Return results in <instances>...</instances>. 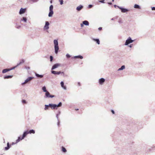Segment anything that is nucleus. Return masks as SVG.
I'll return each mask as SVG.
<instances>
[{"instance_id":"12","label":"nucleus","mask_w":155,"mask_h":155,"mask_svg":"<svg viewBox=\"0 0 155 155\" xmlns=\"http://www.w3.org/2000/svg\"><path fill=\"white\" fill-rule=\"evenodd\" d=\"M26 11V8H21L19 11V14L20 15L24 13Z\"/></svg>"},{"instance_id":"39","label":"nucleus","mask_w":155,"mask_h":155,"mask_svg":"<svg viewBox=\"0 0 155 155\" xmlns=\"http://www.w3.org/2000/svg\"><path fill=\"white\" fill-rule=\"evenodd\" d=\"M66 57L68 58H69L71 57V56L68 54H66Z\"/></svg>"},{"instance_id":"36","label":"nucleus","mask_w":155,"mask_h":155,"mask_svg":"<svg viewBox=\"0 0 155 155\" xmlns=\"http://www.w3.org/2000/svg\"><path fill=\"white\" fill-rule=\"evenodd\" d=\"M59 1L60 2V4L61 5H62L63 4V0H59Z\"/></svg>"},{"instance_id":"3","label":"nucleus","mask_w":155,"mask_h":155,"mask_svg":"<svg viewBox=\"0 0 155 155\" xmlns=\"http://www.w3.org/2000/svg\"><path fill=\"white\" fill-rule=\"evenodd\" d=\"M134 41V40H132L130 37H129L126 40L124 45H127L129 44L132 43Z\"/></svg>"},{"instance_id":"19","label":"nucleus","mask_w":155,"mask_h":155,"mask_svg":"<svg viewBox=\"0 0 155 155\" xmlns=\"http://www.w3.org/2000/svg\"><path fill=\"white\" fill-rule=\"evenodd\" d=\"M73 58H80L81 59H82L83 58V57L81 55H79L74 56Z\"/></svg>"},{"instance_id":"60","label":"nucleus","mask_w":155,"mask_h":155,"mask_svg":"<svg viewBox=\"0 0 155 155\" xmlns=\"http://www.w3.org/2000/svg\"><path fill=\"white\" fill-rule=\"evenodd\" d=\"M154 148H155V146H154V147H153Z\"/></svg>"},{"instance_id":"41","label":"nucleus","mask_w":155,"mask_h":155,"mask_svg":"<svg viewBox=\"0 0 155 155\" xmlns=\"http://www.w3.org/2000/svg\"><path fill=\"white\" fill-rule=\"evenodd\" d=\"M93 5H89L88 6V8H91L93 7Z\"/></svg>"},{"instance_id":"46","label":"nucleus","mask_w":155,"mask_h":155,"mask_svg":"<svg viewBox=\"0 0 155 155\" xmlns=\"http://www.w3.org/2000/svg\"><path fill=\"white\" fill-rule=\"evenodd\" d=\"M25 68L27 70L29 69H30V68L29 67L26 66L25 67Z\"/></svg>"},{"instance_id":"57","label":"nucleus","mask_w":155,"mask_h":155,"mask_svg":"<svg viewBox=\"0 0 155 155\" xmlns=\"http://www.w3.org/2000/svg\"><path fill=\"white\" fill-rule=\"evenodd\" d=\"M50 3H52V1L51 0L50 1Z\"/></svg>"},{"instance_id":"56","label":"nucleus","mask_w":155,"mask_h":155,"mask_svg":"<svg viewBox=\"0 0 155 155\" xmlns=\"http://www.w3.org/2000/svg\"><path fill=\"white\" fill-rule=\"evenodd\" d=\"M114 19V18H112L111 19V20H113Z\"/></svg>"},{"instance_id":"31","label":"nucleus","mask_w":155,"mask_h":155,"mask_svg":"<svg viewBox=\"0 0 155 155\" xmlns=\"http://www.w3.org/2000/svg\"><path fill=\"white\" fill-rule=\"evenodd\" d=\"M61 148H62V151L63 152L65 153L67 152V150L64 147H62Z\"/></svg>"},{"instance_id":"34","label":"nucleus","mask_w":155,"mask_h":155,"mask_svg":"<svg viewBox=\"0 0 155 155\" xmlns=\"http://www.w3.org/2000/svg\"><path fill=\"white\" fill-rule=\"evenodd\" d=\"M62 103L61 102H60L58 104H57V107H60L62 106Z\"/></svg>"},{"instance_id":"18","label":"nucleus","mask_w":155,"mask_h":155,"mask_svg":"<svg viewBox=\"0 0 155 155\" xmlns=\"http://www.w3.org/2000/svg\"><path fill=\"white\" fill-rule=\"evenodd\" d=\"M35 76L38 78H42L43 77V75H40L37 73H35Z\"/></svg>"},{"instance_id":"50","label":"nucleus","mask_w":155,"mask_h":155,"mask_svg":"<svg viewBox=\"0 0 155 155\" xmlns=\"http://www.w3.org/2000/svg\"><path fill=\"white\" fill-rule=\"evenodd\" d=\"M98 30H102V27H99V28H98Z\"/></svg>"},{"instance_id":"55","label":"nucleus","mask_w":155,"mask_h":155,"mask_svg":"<svg viewBox=\"0 0 155 155\" xmlns=\"http://www.w3.org/2000/svg\"><path fill=\"white\" fill-rule=\"evenodd\" d=\"M15 144V143H14L13 142V143H12V145H13V144Z\"/></svg>"},{"instance_id":"27","label":"nucleus","mask_w":155,"mask_h":155,"mask_svg":"<svg viewBox=\"0 0 155 155\" xmlns=\"http://www.w3.org/2000/svg\"><path fill=\"white\" fill-rule=\"evenodd\" d=\"M125 68V65H122L121 66V67L119 68L117 71H121V70H123V69H124Z\"/></svg>"},{"instance_id":"15","label":"nucleus","mask_w":155,"mask_h":155,"mask_svg":"<svg viewBox=\"0 0 155 155\" xmlns=\"http://www.w3.org/2000/svg\"><path fill=\"white\" fill-rule=\"evenodd\" d=\"M28 134V130L24 132L22 135V139H24Z\"/></svg>"},{"instance_id":"53","label":"nucleus","mask_w":155,"mask_h":155,"mask_svg":"<svg viewBox=\"0 0 155 155\" xmlns=\"http://www.w3.org/2000/svg\"><path fill=\"white\" fill-rule=\"evenodd\" d=\"M78 85L79 86H80V82H78Z\"/></svg>"},{"instance_id":"28","label":"nucleus","mask_w":155,"mask_h":155,"mask_svg":"<svg viewBox=\"0 0 155 155\" xmlns=\"http://www.w3.org/2000/svg\"><path fill=\"white\" fill-rule=\"evenodd\" d=\"M42 89L43 90V91L44 92H45L46 93L48 91L47 90L46 87L45 86H44L42 87Z\"/></svg>"},{"instance_id":"16","label":"nucleus","mask_w":155,"mask_h":155,"mask_svg":"<svg viewBox=\"0 0 155 155\" xmlns=\"http://www.w3.org/2000/svg\"><path fill=\"white\" fill-rule=\"evenodd\" d=\"M60 84L61 87L64 90H66V87L64 85V82H63V81H61Z\"/></svg>"},{"instance_id":"40","label":"nucleus","mask_w":155,"mask_h":155,"mask_svg":"<svg viewBox=\"0 0 155 155\" xmlns=\"http://www.w3.org/2000/svg\"><path fill=\"white\" fill-rule=\"evenodd\" d=\"M18 21V19L16 18V19L15 20L14 23L15 24H16V23H17V22Z\"/></svg>"},{"instance_id":"43","label":"nucleus","mask_w":155,"mask_h":155,"mask_svg":"<svg viewBox=\"0 0 155 155\" xmlns=\"http://www.w3.org/2000/svg\"><path fill=\"white\" fill-rule=\"evenodd\" d=\"M151 9L152 10H153V11L155 10V7H151Z\"/></svg>"},{"instance_id":"11","label":"nucleus","mask_w":155,"mask_h":155,"mask_svg":"<svg viewBox=\"0 0 155 155\" xmlns=\"http://www.w3.org/2000/svg\"><path fill=\"white\" fill-rule=\"evenodd\" d=\"M105 81V79L103 78H101L99 80V83L100 84H102Z\"/></svg>"},{"instance_id":"10","label":"nucleus","mask_w":155,"mask_h":155,"mask_svg":"<svg viewBox=\"0 0 155 155\" xmlns=\"http://www.w3.org/2000/svg\"><path fill=\"white\" fill-rule=\"evenodd\" d=\"M61 64L59 63H56L54 64L51 68V70H53L55 68H57L59 66H60Z\"/></svg>"},{"instance_id":"22","label":"nucleus","mask_w":155,"mask_h":155,"mask_svg":"<svg viewBox=\"0 0 155 155\" xmlns=\"http://www.w3.org/2000/svg\"><path fill=\"white\" fill-rule=\"evenodd\" d=\"M13 77L12 75H6L4 77V79H7L9 78H11Z\"/></svg>"},{"instance_id":"51","label":"nucleus","mask_w":155,"mask_h":155,"mask_svg":"<svg viewBox=\"0 0 155 155\" xmlns=\"http://www.w3.org/2000/svg\"><path fill=\"white\" fill-rule=\"evenodd\" d=\"M128 46L130 48H131L132 47V45H129Z\"/></svg>"},{"instance_id":"21","label":"nucleus","mask_w":155,"mask_h":155,"mask_svg":"<svg viewBox=\"0 0 155 155\" xmlns=\"http://www.w3.org/2000/svg\"><path fill=\"white\" fill-rule=\"evenodd\" d=\"M21 21H24V22L26 23L27 21V18L25 17H23L22 19H21L20 22H21Z\"/></svg>"},{"instance_id":"58","label":"nucleus","mask_w":155,"mask_h":155,"mask_svg":"<svg viewBox=\"0 0 155 155\" xmlns=\"http://www.w3.org/2000/svg\"><path fill=\"white\" fill-rule=\"evenodd\" d=\"M112 2H114V0H112Z\"/></svg>"},{"instance_id":"38","label":"nucleus","mask_w":155,"mask_h":155,"mask_svg":"<svg viewBox=\"0 0 155 155\" xmlns=\"http://www.w3.org/2000/svg\"><path fill=\"white\" fill-rule=\"evenodd\" d=\"M104 1L105 0H99L98 2H100L104 3Z\"/></svg>"},{"instance_id":"24","label":"nucleus","mask_w":155,"mask_h":155,"mask_svg":"<svg viewBox=\"0 0 155 155\" xmlns=\"http://www.w3.org/2000/svg\"><path fill=\"white\" fill-rule=\"evenodd\" d=\"M28 134H31L32 133L34 134L35 133V131L34 130L32 129L29 130V131H28Z\"/></svg>"},{"instance_id":"20","label":"nucleus","mask_w":155,"mask_h":155,"mask_svg":"<svg viewBox=\"0 0 155 155\" xmlns=\"http://www.w3.org/2000/svg\"><path fill=\"white\" fill-rule=\"evenodd\" d=\"M25 61V60L24 59H22L21 61L18 63L17 64L16 66H18L21 65L22 63H24Z\"/></svg>"},{"instance_id":"48","label":"nucleus","mask_w":155,"mask_h":155,"mask_svg":"<svg viewBox=\"0 0 155 155\" xmlns=\"http://www.w3.org/2000/svg\"><path fill=\"white\" fill-rule=\"evenodd\" d=\"M84 24H83V23H81V27H83V26H84Z\"/></svg>"},{"instance_id":"13","label":"nucleus","mask_w":155,"mask_h":155,"mask_svg":"<svg viewBox=\"0 0 155 155\" xmlns=\"http://www.w3.org/2000/svg\"><path fill=\"white\" fill-rule=\"evenodd\" d=\"M83 8V6L82 5H80L77 7L76 9L77 11H81Z\"/></svg>"},{"instance_id":"47","label":"nucleus","mask_w":155,"mask_h":155,"mask_svg":"<svg viewBox=\"0 0 155 155\" xmlns=\"http://www.w3.org/2000/svg\"><path fill=\"white\" fill-rule=\"evenodd\" d=\"M111 112L113 114H115V112H114V110H111Z\"/></svg>"},{"instance_id":"4","label":"nucleus","mask_w":155,"mask_h":155,"mask_svg":"<svg viewBox=\"0 0 155 155\" xmlns=\"http://www.w3.org/2000/svg\"><path fill=\"white\" fill-rule=\"evenodd\" d=\"M54 95H51L49 92L48 91L45 93V95L44 96L45 98H52L54 97Z\"/></svg>"},{"instance_id":"37","label":"nucleus","mask_w":155,"mask_h":155,"mask_svg":"<svg viewBox=\"0 0 155 155\" xmlns=\"http://www.w3.org/2000/svg\"><path fill=\"white\" fill-rule=\"evenodd\" d=\"M53 57L51 55L50 56V61L52 62L53 60Z\"/></svg>"},{"instance_id":"1","label":"nucleus","mask_w":155,"mask_h":155,"mask_svg":"<svg viewBox=\"0 0 155 155\" xmlns=\"http://www.w3.org/2000/svg\"><path fill=\"white\" fill-rule=\"evenodd\" d=\"M54 45L55 53V54H57L59 49L58 40L57 39L54 40Z\"/></svg>"},{"instance_id":"8","label":"nucleus","mask_w":155,"mask_h":155,"mask_svg":"<svg viewBox=\"0 0 155 155\" xmlns=\"http://www.w3.org/2000/svg\"><path fill=\"white\" fill-rule=\"evenodd\" d=\"M50 24L48 21H46L45 22V25L44 27V30H47L49 28V25Z\"/></svg>"},{"instance_id":"30","label":"nucleus","mask_w":155,"mask_h":155,"mask_svg":"<svg viewBox=\"0 0 155 155\" xmlns=\"http://www.w3.org/2000/svg\"><path fill=\"white\" fill-rule=\"evenodd\" d=\"M134 8H138V9H140V6L139 5L136 4L134 5Z\"/></svg>"},{"instance_id":"44","label":"nucleus","mask_w":155,"mask_h":155,"mask_svg":"<svg viewBox=\"0 0 155 155\" xmlns=\"http://www.w3.org/2000/svg\"><path fill=\"white\" fill-rule=\"evenodd\" d=\"M58 122L57 123V125L58 126H59V125H60V121H59V119H58Z\"/></svg>"},{"instance_id":"23","label":"nucleus","mask_w":155,"mask_h":155,"mask_svg":"<svg viewBox=\"0 0 155 155\" xmlns=\"http://www.w3.org/2000/svg\"><path fill=\"white\" fill-rule=\"evenodd\" d=\"M49 107H50V105H49V104L48 105L45 104V105L44 110H48Z\"/></svg>"},{"instance_id":"26","label":"nucleus","mask_w":155,"mask_h":155,"mask_svg":"<svg viewBox=\"0 0 155 155\" xmlns=\"http://www.w3.org/2000/svg\"><path fill=\"white\" fill-rule=\"evenodd\" d=\"M9 71V68H6L3 70L2 72V73L4 74Z\"/></svg>"},{"instance_id":"14","label":"nucleus","mask_w":155,"mask_h":155,"mask_svg":"<svg viewBox=\"0 0 155 155\" xmlns=\"http://www.w3.org/2000/svg\"><path fill=\"white\" fill-rule=\"evenodd\" d=\"M11 145H10L9 143V142H8L7 143V147H5V150H7L9 149L11 147Z\"/></svg>"},{"instance_id":"2","label":"nucleus","mask_w":155,"mask_h":155,"mask_svg":"<svg viewBox=\"0 0 155 155\" xmlns=\"http://www.w3.org/2000/svg\"><path fill=\"white\" fill-rule=\"evenodd\" d=\"M53 6L52 5H51L49 7V12L48 16L49 17H51L54 14L53 11Z\"/></svg>"},{"instance_id":"35","label":"nucleus","mask_w":155,"mask_h":155,"mask_svg":"<svg viewBox=\"0 0 155 155\" xmlns=\"http://www.w3.org/2000/svg\"><path fill=\"white\" fill-rule=\"evenodd\" d=\"M17 67V66H16L15 67H12L11 68H9V71H10L11 70H12L14 69L15 68H16Z\"/></svg>"},{"instance_id":"6","label":"nucleus","mask_w":155,"mask_h":155,"mask_svg":"<svg viewBox=\"0 0 155 155\" xmlns=\"http://www.w3.org/2000/svg\"><path fill=\"white\" fill-rule=\"evenodd\" d=\"M117 7L121 10V12L123 13H125L129 11L128 9L124 8L123 7L117 6Z\"/></svg>"},{"instance_id":"17","label":"nucleus","mask_w":155,"mask_h":155,"mask_svg":"<svg viewBox=\"0 0 155 155\" xmlns=\"http://www.w3.org/2000/svg\"><path fill=\"white\" fill-rule=\"evenodd\" d=\"M82 23H83V24L85 25L88 26L89 25V22L87 21H82Z\"/></svg>"},{"instance_id":"25","label":"nucleus","mask_w":155,"mask_h":155,"mask_svg":"<svg viewBox=\"0 0 155 155\" xmlns=\"http://www.w3.org/2000/svg\"><path fill=\"white\" fill-rule=\"evenodd\" d=\"M93 40L95 41L96 42V43L98 45L100 44V41L99 39H93Z\"/></svg>"},{"instance_id":"9","label":"nucleus","mask_w":155,"mask_h":155,"mask_svg":"<svg viewBox=\"0 0 155 155\" xmlns=\"http://www.w3.org/2000/svg\"><path fill=\"white\" fill-rule=\"evenodd\" d=\"M52 74H54L56 75H59L61 74H64V72H61V71H54L52 70L51 71Z\"/></svg>"},{"instance_id":"5","label":"nucleus","mask_w":155,"mask_h":155,"mask_svg":"<svg viewBox=\"0 0 155 155\" xmlns=\"http://www.w3.org/2000/svg\"><path fill=\"white\" fill-rule=\"evenodd\" d=\"M34 78L33 77H28L25 80V81L23 83H21V85H23L25 84H26L28 83L33 78Z\"/></svg>"},{"instance_id":"49","label":"nucleus","mask_w":155,"mask_h":155,"mask_svg":"<svg viewBox=\"0 0 155 155\" xmlns=\"http://www.w3.org/2000/svg\"><path fill=\"white\" fill-rule=\"evenodd\" d=\"M107 3L109 5H112V3L111 2H107Z\"/></svg>"},{"instance_id":"29","label":"nucleus","mask_w":155,"mask_h":155,"mask_svg":"<svg viewBox=\"0 0 155 155\" xmlns=\"http://www.w3.org/2000/svg\"><path fill=\"white\" fill-rule=\"evenodd\" d=\"M22 139V137H18V139L16 140V143H18L21 140L23 139Z\"/></svg>"},{"instance_id":"42","label":"nucleus","mask_w":155,"mask_h":155,"mask_svg":"<svg viewBox=\"0 0 155 155\" xmlns=\"http://www.w3.org/2000/svg\"><path fill=\"white\" fill-rule=\"evenodd\" d=\"M22 103H26V101L25 100H23L22 101Z\"/></svg>"},{"instance_id":"45","label":"nucleus","mask_w":155,"mask_h":155,"mask_svg":"<svg viewBox=\"0 0 155 155\" xmlns=\"http://www.w3.org/2000/svg\"><path fill=\"white\" fill-rule=\"evenodd\" d=\"M118 22L120 23H122V22L121 19H119L118 21Z\"/></svg>"},{"instance_id":"54","label":"nucleus","mask_w":155,"mask_h":155,"mask_svg":"<svg viewBox=\"0 0 155 155\" xmlns=\"http://www.w3.org/2000/svg\"><path fill=\"white\" fill-rule=\"evenodd\" d=\"M75 110H78L79 109H78L77 108V109H75Z\"/></svg>"},{"instance_id":"59","label":"nucleus","mask_w":155,"mask_h":155,"mask_svg":"<svg viewBox=\"0 0 155 155\" xmlns=\"http://www.w3.org/2000/svg\"><path fill=\"white\" fill-rule=\"evenodd\" d=\"M4 142H5V139H4Z\"/></svg>"},{"instance_id":"33","label":"nucleus","mask_w":155,"mask_h":155,"mask_svg":"<svg viewBox=\"0 0 155 155\" xmlns=\"http://www.w3.org/2000/svg\"><path fill=\"white\" fill-rule=\"evenodd\" d=\"M16 25H15V27L17 28H18V29H19L20 28L21 26L20 25H18L17 24V23H16Z\"/></svg>"},{"instance_id":"32","label":"nucleus","mask_w":155,"mask_h":155,"mask_svg":"<svg viewBox=\"0 0 155 155\" xmlns=\"http://www.w3.org/2000/svg\"><path fill=\"white\" fill-rule=\"evenodd\" d=\"M61 111H59L58 114H57L56 115V117L57 119V120H58V116L60 114Z\"/></svg>"},{"instance_id":"52","label":"nucleus","mask_w":155,"mask_h":155,"mask_svg":"<svg viewBox=\"0 0 155 155\" xmlns=\"http://www.w3.org/2000/svg\"><path fill=\"white\" fill-rule=\"evenodd\" d=\"M117 5H114V7L116 8V7H117Z\"/></svg>"},{"instance_id":"7","label":"nucleus","mask_w":155,"mask_h":155,"mask_svg":"<svg viewBox=\"0 0 155 155\" xmlns=\"http://www.w3.org/2000/svg\"><path fill=\"white\" fill-rule=\"evenodd\" d=\"M49 105H50V107L52 110L57 109H58L56 104L50 103L49 104Z\"/></svg>"}]
</instances>
